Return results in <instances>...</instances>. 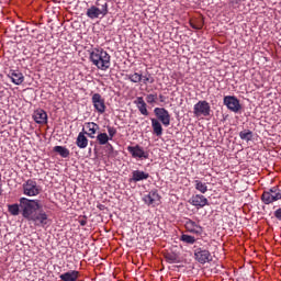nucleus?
<instances>
[{"label": "nucleus", "instance_id": "1", "mask_svg": "<svg viewBox=\"0 0 281 281\" xmlns=\"http://www.w3.org/2000/svg\"><path fill=\"white\" fill-rule=\"evenodd\" d=\"M90 60L98 69H101V71H106V69L111 67V55L104 49L94 48L90 53Z\"/></svg>", "mask_w": 281, "mask_h": 281}, {"label": "nucleus", "instance_id": "2", "mask_svg": "<svg viewBox=\"0 0 281 281\" xmlns=\"http://www.w3.org/2000/svg\"><path fill=\"white\" fill-rule=\"evenodd\" d=\"M20 205L22 207V216L30 221L34 214H36V210H41V204L38 200H29L27 198L20 199Z\"/></svg>", "mask_w": 281, "mask_h": 281}, {"label": "nucleus", "instance_id": "3", "mask_svg": "<svg viewBox=\"0 0 281 281\" xmlns=\"http://www.w3.org/2000/svg\"><path fill=\"white\" fill-rule=\"evenodd\" d=\"M281 200V190L280 187H272L268 191H263L261 195V201L266 205H270V203H276V201Z\"/></svg>", "mask_w": 281, "mask_h": 281}, {"label": "nucleus", "instance_id": "4", "mask_svg": "<svg viewBox=\"0 0 281 281\" xmlns=\"http://www.w3.org/2000/svg\"><path fill=\"white\" fill-rule=\"evenodd\" d=\"M195 262L200 265H207L212 262V252L205 248L196 247L193 251Z\"/></svg>", "mask_w": 281, "mask_h": 281}, {"label": "nucleus", "instance_id": "5", "mask_svg": "<svg viewBox=\"0 0 281 281\" xmlns=\"http://www.w3.org/2000/svg\"><path fill=\"white\" fill-rule=\"evenodd\" d=\"M23 194L26 196H38L41 194V186L36 181L30 179L23 186Z\"/></svg>", "mask_w": 281, "mask_h": 281}, {"label": "nucleus", "instance_id": "6", "mask_svg": "<svg viewBox=\"0 0 281 281\" xmlns=\"http://www.w3.org/2000/svg\"><path fill=\"white\" fill-rule=\"evenodd\" d=\"M86 14L89 19H100V16H106L109 14V4L104 3L101 9L92 5L87 10Z\"/></svg>", "mask_w": 281, "mask_h": 281}, {"label": "nucleus", "instance_id": "7", "mask_svg": "<svg viewBox=\"0 0 281 281\" xmlns=\"http://www.w3.org/2000/svg\"><path fill=\"white\" fill-rule=\"evenodd\" d=\"M212 111V108L210 106V103L207 101H199L193 106V114L195 117H207L210 115V112Z\"/></svg>", "mask_w": 281, "mask_h": 281}, {"label": "nucleus", "instance_id": "8", "mask_svg": "<svg viewBox=\"0 0 281 281\" xmlns=\"http://www.w3.org/2000/svg\"><path fill=\"white\" fill-rule=\"evenodd\" d=\"M224 105L228 109V111H232L233 113H238L240 109H243L240 101L234 95L224 97Z\"/></svg>", "mask_w": 281, "mask_h": 281}, {"label": "nucleus", "instance_id": "9", "mask_svg": "<svg viewBox=\"0 0 281 281\" xmlns=\"http://www.w3.org/2000/svg\"><path fill=\"white\" fill-rule=\"evenodd\" d=\"M154 113L159 122L166 127L170 126V112L165 108H155Z\"/></svg>", "mask_w": 281, "mask_h": 281}, {"label": "nucleus", "instance_id": "10", "mask_svg": "<svg viewBox=\"0 0 281 281\" xmlns=\"http://www.w3.org/2000/svg\"><path fill=\"white\" fill-rule=\"evenodd\" d=\"M92 104H93L95 111L100 113V115H102V113H105L106 103L104 102V98H102V94L94 93L92 95Z\"/></svg>", "mask_w": 281, "mask_h": 281}, {"label": "nucleus", "instance_id": "11", "mask_svg": "<svg viewBox=\"0 0 281 281\" xmlns=\"http://www.w3.org/2000/svg\"><path fill=\"white\" fill-rule=\"evenodd\" d=\"M127 151L132 155L134 159H148V153L144 150V147L139 145L128 146Z\"/></svg>", "mask_w": 281, "mask_h": 281}, {"label": "nucleus", "instance_id": "12", "mask_svg": "<svg viewBox=\"0 0 281 281\" xmlns=\"http://www.w3.org/2000/svg\"><path fill=\"white\" fill-rule=\"evenodd\" d=\"M47 213L40 211L35 212L29 221H33L35 225H41L42 227H45V225H47Z\"/></svg>", "mask_w": 281, "mask_h": 281}, {"label": "nucleus", "instance_id": "13", "mask_svg": "<svg viewBox=\"0 0 281 281\" xmlns=\"http://www.w3.org/2000/svg\"><path fill=\"white\" fill-rule=\"evenodd\" d=\"M190 203L191 205H194V207H198V210L200 207H205V205H209V201L207 198H205V195H201V194H195L190 199Z\"/></svg>", "mask_w": 281, "mask_h": 281}, {"label": "nucleus", "instance_id": "14", "mask_svg": "<svg viewBox=\"0 0 281 281\" xmlns=\"http://www.w3.org/2000/svg\"><path fill=\"white\" fill-rule=\"evenodd\" d=\"M8 78H10L13 85H18V86L23 85V82L25 81V77L23 76V72L19 70H10L8 74Z\"/></svg>", "mask_w": 281, "mask_h": 281}, {"label": "nucleus", "instance_id": "15", "mask_svg": "<svg viewBox=\"0 0 281 281\" xmlns=\"http://www.w3.org/2000/svg\"><path fill=\"white\" fill-rule=\"evenodd\" d=\"M144 201L147 205H159L161 196L157 191H150L147 195L144 196Z\"/></svg>", "mask_w": 281, "mask_h": 281}, {"label": "nucleus", "instance_id": "16", "mask_svg": "<svg viewBox=\"0 0 281 281\" xmlns=\"http://www.w3.org/2000/svg\"><path fill=\"white\" fill-rule=\"evenodd\" d=\"M134 104H136L142 115L148 116V105L146 104V101H144V97H137L134 100Z\"/></svg>", "mask_w": 281, "mask_h": 281}, {"label": "nucleus", "instance_id": "17", "mask_svg": "<svg viewBox=\"0 0 281 281\" xmlns=\"http://www.w3.org/2000/svg\"><path fill=\"white\" fill-rule=\"evenodd\" d=\"M33 120L36 124H47V112L42 109L36 110L33 113Z\"/></svg>", "mask_w": 281, "mask_h": 281}, {"label": "nucleus", "instance_id": "18", "mask_svg": "<svg viewBox=\"0 0 281 281\" xmlns=\"http://www.w3.org/2000/svg\"><path fill=\"white\" fill-rule=\"evenodd\" d=\"M86 127L88 130V132H86V135H88L90 139H95V134L98 133V131H100V125L94 122H88L86 123Z\"/></svg>", "mask_w": 281, "mask_h": 281}, {"label": "nucleus", "instance_id": "19", "mask_svg": "<svg viewBox=\"0 0 281 281\" xmlns=\"http://www.w3.org/2000/svg\"><path fill=\"white\" fill-rule=\"evenodd\" d=\"M76 146L78 148L85 149L87 146H89V138H87V132H80L76 139Z\"/></svg>", "mask_w": 281, "mask_h": 281}, {"label": "nucleus", "instance_id": "20", "mask_svg": "<svg viewBox=\"0 0 281 281\" xmlns=\"http://www.w3.org/2000/svg\"><path fill=\"white\" fill-rule=\"evenodd\" d=\"M61 281H78L80 272L78 270H71L59 276Z\"/></svg>", "mask_w": 281, "mask_h": 281}, {"label": "nucleus", "instance_id": "21", "mask_svg": "<svg viewBox=\"0 0 281 281\" xmlns=\"http://www.w3.org/2000/svg\"><path fill=\"white\" fill-rule=\"evenodd\" d=\"M184 227L190 234H201V226L192 220H187Z\"/></svg>", "mask_w": 281, "mask_h": 281}, {"label": "nucleus", "instance_id": "22", "mask_svg": "<svg viewBox=\"0 0 281 281\" xmlns=\"http://www.w3.org/2000/svg\"><path fill=\"white\" fill-rule=\"evenodd\" d=\"M148 177H150L149 173H146L142 170H134L132 172L131 181H134L135 183H137V181H146V179H148Z\"/></svg>", "mask_w": 281, "mask_h": 281}, {"label": "nucleus", "instance_id": "23", "mask_svg": "<svg viewBox=\"0 0 281 281\" xmlns=\"http://www.w3.org/2000/svg\"><path fill=\"white\" fill-rule=\"evenodd\" d=\"M151 127H153V133L157 137H161L164 135V127L161 126V123L157 119H151Z\"/></svg>", "mask_w": 281, "mask_h": 281}, {"label": "nucleus", "instance_id": "24", "mask_svg": "<svg viewBox=\"0 0 281 281\" xmlns=\"http://www.w3.org/2000/svg\"><path fill=\"white\" fill-rule=\"evenodd\" d=\"M53 150L54 153H57L58 155H60V157H63L64 159H67V157H69L70 155L67 147H64V146H55Z\"/></svg>", "mask_w": 281, "mask_h": 281}, {"label": "nucleus", "instance_id": "25", "mask_svg": "<svg viewBox=\"0 0 281 281\" xmlns=\"http://www.w3.org/2000/svg\"><path fill=\"white\" fill-rule=\"evenodd\" d=\"M109 139H111L109 137V134L106 133H99L97 135V142L98 144H100V146H105V144H109Z\"/></svg>", "mask_w": 281, "mask_h": 281}, {"label": "nucleus", "instance_id": "26", "mask_svg": "<svg viewBox=\"0 0 281 281\" xmlns=\"http://www.w3.org/2000/svg\"><path fill=\"white\" fill-rule=\"evenodd\" d=\"M194 186L198 192H201L202 194H205V192H207V184L202 182L201 180H195Z\"/></svg>", "mask_w": 281, "mask_h": 281}, {"label": "nucleus", "instance_id": "27", "mask_svg": "<svg viewBox=\"0 0 281 281\" xmlns=\"http://www.w3.org/2000/svg\"><path fill=\"white\" fill-rule=\"evenodd\" d=\"M165 258L167 262H169L170 265H175V262H179V256H177V254L175 252H167L165 255Z\"/></svg>", "mask_w": 281, "mask_h": 281}, {"label": "nucleus", "instance_id": "28", "mask_svg": "<svg viewBox=\"0 0 281 281\" xmlns=\"http://www.w3.org/2000/svg\"><path fill=\"white\" fill-rule=\"evenodd\" d=\"M239 137L245 142H250L251 137H254V133L249 130H245L239 133Z\"/></svg>", "mask_w": 281, "mask_h": 281}, {"label": "nucleus", "instance_id": "29", "mask_svg": "<svg viewBox=\"0 0 281 281\" xmlns=\"http://www.w3.org/2000/svg\"><path fill=\"white\" fill-rule=\"evenodd\" d=\"M180 240H182V243H187V245H194V243H196V238H194V236L186 235V234H183L180 237Z\"/></svg>", "mask_w": 281, "mask_h": 281}, {"label": "nucleus", "instance_id": "30", "mask_svg": "<svg viewBox=\"0 0 281 281\" xmlns=\"http://www.w3.org/2000/svg\"><path fill=\"white\" fill-rule=\"evenodd\" d=\"M8 210L12 216H19V204H10Z\"/></svg>", "mask_w": 281, "mask_h": 281}, {"label": "nucleus", "instance_id": "31", "mask_svg": "<svg viewBox=\"0 0 281 281\" xmlns=\"http://www.w3.org/2000/svg\"><path fill=\"white\" fill-rule=\"evenodd\" d=\"M127 78H128V80H131V82L137 83L142 80L143 77L138 72H134L132 75H128Z\"/></svg>", "mask_w": 281, "mask_h": 281}, {"label": "nucleus", "instance_id": "32", "mask_svg": "<svg viewBox=\"0 0 281 281\" xmlns=\"http://www.w3.org/2000/svg\"><path fill=\"white\" fill-rule=\"evenodd\" d=\"M147 104H155L157 102V93L146 95Z\"/></svg>", "mask_w": 281, "mask_h": 281}, {"label": "nucleus", "instance_id": "33", "mask_svg": "<svg viewBox=\"0 0 281 281\" xmlns=\"http://www.w3.org/2000/svg\"><path fill=\"white\" fill-rule=\"evenodd\" d=\"M108 137H110V139H113L114 135H117V130L113 126H108Z\"/></svg>", "mask_w": 281, "mask_h": 281}, {"label": "nucleus", "instance_id": "34", "mask_svg": "<svg viewBox=\"0 0 281 281\" xmlns=\"http://www.w3.org/2000/svg\"><path fill=\"white\" fill-rule=\"evenodd\" d=\"M190 26L193 30H202L203 29V23H194L193 21L190 22Z\"/></svg>", "mask_w": 281, "mask_h": 281}, {"label": "nucleus", "instance_id": "35", "mask_svg": "<svg viewBox=\"0 0 281 281\" xmlns=\"http://www.w3.org/2000/svg\"><path fill=\"white\" fill-rule=\"evenodd\" d=\"M143 82L146 85L147 82H149V85H153V82H155V78H153L150 75L148 77H143Z\"/></svg>", "mask_w": 281, "mask_h": 281}, {"label": "nucleus", "instance_id": "36", "mask_svg": "<svg viewBox=\"0 0 281 281\" xmlns=\"http://www.w3.org/2000/svg\"><path fill=\"white\" fill-rule=\"evenodd\" d=\"M78 223L81 225V227H85V225H87V216H79Z\"/></svg>", "mask_w": 281, "mask_h": 281}, {"label": "nucleus", "instance_id": "37", "mask_svg": "<svg viewBox=\"0 0 281 281\" xmlns=\"http://www.w3.org/2000/svg\"><path fill=\"white\" fill-rule=\"evenodd\" d=\"M274 216H276V218H278V221H281V209H278V210L274 212Z\"/></svg>", "mask_w": 281, "mask_h": 281}, {"label": "nucleus", "instance_id": "38", "mask_svg": "<svg viewBox=\"0 0 281 281\" xmlns=\"http://www.w3.org/2000/svg\"><path fill=\"white\" fill-rule=\"evenodd\" d=\"M240 4V0H231V5L233 8H236V5H239Z\"/></svg>", "mask_w": 281, "mask_h": 281}, {"label": "nucleus", "instance_id": "39", "mask_svg": "<svg viewBox=\"0 0 281 281\" xmlns=\"http://www.w3.org/2000/svg\"><path fill=\"white\" fill-rule=\"evenodd\" d=\"M160 102H164V95H159Z\"/></svg>", "mask_w": 281, "mask_h": 281}, {"label": "nucleus", "instance_id": "40", "mask_svg": "<svg viewBox=\"0 0 281 281\" xmlns=\"http://www.w3.org/2000/svg\"><path fill=\"white\" fill-rule=\"evenodd\" d=\"M3 194V189L0 188V196Z\"/></svg>", "mask_w": 281, "mask_h": 281}, {"label": "nucleus", "instance_id": "41", "mask_svg": "<svg viewBox=\"0 0 281 281\" xmlns=\"http://www.w3.org/2000/svg\"><path fill=\"white\" fill-rule=\"evenodd\" d=\"M0 181H1V173H0Z\"/></svg>", "mask_w": 281, "mask_h": 281}]
</instances>
